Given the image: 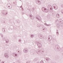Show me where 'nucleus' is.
<instances>
[{
	"label": "nucleus",
	"instance_id": "f257e3e1",
	"mask_svg": "<svg viewBox=\"0 0 63 63\" xmlns=\"http://www.w3.org/2000/svg\"><path fill=\"white\" fill-rule=\"evenodd\" d=\"M57 27L58 28H60V26L62 28V27H63V24L62 23L61 24H60L59 22L57 23Z\"/></svg>",
	"mask_w": 63,
	"mask_h": 63
},
{
	"label": "nucleus",
	"instance_id": "f03ea898",
	"mask_svg": "<svg viewBox=\"0 0 63 63\" xmlns=\"http://www.w3.org/2000/svg\"><path fill=\"white\" fill-rule=\"evenodd\" d=\"M55 48L56 49L57 51H60V50H61V49L60 47H59V46L58 45H56L55 46Z\"/></svg>",
	"mask_w": 63,
	"mask_h": 63
},
{
	"label": "nucleus",
	"instance_id": "7ed1b4c3",
	"mask_svg": "<svg viewBox=\"0 0 63 63\" xmlns=\"http://www.w3.org/2000/svg\"><path fill=\"white\" fill-rule=\"evenodd\" d=\"M42 11H45V12H46V13L48 12V10H47V9H46L44 7H43L42 8Z\"/></svg>",
	"mask_w": 63,
	"mask_h": 63
},
{
	"label": "nucleus",
	"instance_id": "20e7f679",
	"mask_svg": "<svg viewBox=\"0 0 63 63\" xmlns=\"http://www.w3.org/2000/svg\"><path fill=\"white\" fill-rule=\"evenodd\" d=\"M63 20H62L61 19H60V20H59V22H59L60 24H62V23H63Z\"/></svg>",
	"mask_w": 63,
	"mask_h": 63
},
{
	"label": "nucleus",
	"instance_id": "39448f33",
	"mask_svg": "<svg viewBox=\"0 0 63 63\" xmlns=\"http://www.w3.org/2000/svg\"><path fill=\"white\" fill-rule=\"evenodd\" d=\"M56 34L57 36H58L59 35V33L58 32V31L57 30L56 31Z\"/></svg>",
	"mask_w": 63,
	"mask_h": 63
},
{
	"label": "nucleus",
	"instance_id": "423d86ee",
	"mask_svg": "<svg viewBox=\"0 0 63 63\" xmlns=\"http://www.w3.org/2000/svg\"><path fill=\"white\" fill-rule=\"evenodd\" d=\"M56 16L57 17H58V18L59 17V15L58 14H57L56 15Z\"/></svg>",
	"mask_w": 63,
	"mask_h": 63
},
{
	"label": "nucleus",
	"instance_id": "0eeeda50",
	"mask_svg": "<svg viewBox=\"0 0 63 63\" xmlns=\"http://www.w3.org/2000/svg\"><path fill=\"white\" fill-rule=\"evenodd\" d=\"M56 7V9H55V10H57V9H58V7L57 6V5H56V6H55Z\"/></svg>",
	"mask_w": 63,
	"mask_h": 63
},
{
	"label": "nucleus",
	"instance_id": "6e6552de",
	"mask_svg": "<svg viewBox=\"0 0 63 63\" xmlns=\"http://www.w3.org/2000/svg\"><path fill=\"white\" fill-rule=\"evenodd\" d=\"M61 7L62 8H63V4L61 5Z\"/></svg>",
	"mask_w": 63,
	"mask_h": 63
},
{
	"label": "nucleus",
	"instance_id": "1a4fd4ad",
	"mask_svg": "<svg viewBox=\"0 0 63 63\" xmlns=\"http://www.w3.org/2000/svg\"><path fill=\"white\" fill-rule=\"evenodd\" d=\"M58 19H57L56 20V22H57L58 21Z\"/></svg>",
	"mask_w": 63,
	"mask_h": 63
},
{
	"label": "nucleus",
	"instance_id": "9d476101",
	"mask_svg": "<svg viewBox=\"0 0 63 63\" xmlns=\"http://www.w3.org/2000/svg\"><path fill=\"white\" fill-rule=\"evenodd\" d=\"M62 55L63 56V53H62Z\"/></svg>",
	"mask_w": 63,
	"mask_h": 63
},
{
	"label": "nucleus",
	"instance_id": "9b49d317",
	"mask_svg": "<svg viewBox=\"0 0 63 63\" xmlns=\"http://www.w3.org/2000/svg\"><path fill=\"white\" fill-rule=\"evenodd\" d=\"M54 8H55V6H54Z\"/></svg>",
	"mask_w": 63,
	"mask_h": 63
},
{
	"label": "nucleus",
	"instance_id": "f8f14e48",
	"mask_svg": "<svg viewBox=\"0 0 63 63\" xmlns=\"http://www.w3.org/2000/svg\"><path fill=\"white\" fill-rule=\"evenodd\" d=\"M15 55L16 56V54H15Z\"/></svg>",
	"mask_w": 63,
	"mask_h": 63
}]
</instances>
